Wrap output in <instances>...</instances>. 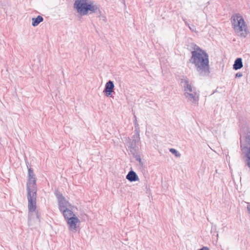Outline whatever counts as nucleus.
Here are the masks:
<instances>
[{"mask_svg":"<svg viewBox=\"0 0 250 250\" xmlns=\"http://www.w3.org/2000/svg\"><path fill=\"white\" fill-rule=\"evenodd\" d=\"M73 7L81 16L100 12L99 6L91 0H76Z\"/></svg>","mask_w":250,"mask_h":250,"instance_id":"obj_4","label":"nucleus"},{"mask_svg":"<svg viewBox=\"0 0 250 250\" xmlns=\"http://www.w3.org/2000/svg\"><path fill=\"white\" fill-rule=\"evenodd\" d=\"M126 179L130 182H135L139 180L138 175L133 170H131L128 173L126 176Z\"/></svg>","mask_w":250,"mask_h":250,"instance_id":"obj_11","label":"nucleus"},{"mask_svg":"<svg viewBox=\"0 0 250 250\" xmlns=\"http://www.w3.org/2000/svg\"><path fill=\"white\" fill-rule=\"evenodd\" d=\"M188 26L190 30H191L192 31H195L196 28L194 25H190L189 24H188Z\"/></svg>","mask_w":250,"mask_h":250,"instance_id":"obj_16","label":"nucleus"},{"mask_svg":"<svg viewBox=\"0 0 250 250\" xmlns=\"http://www.w3.org/2000/svg\"><path fill=\"white\" fill-rule=\"evenodd\" d=\"M134 118H135L134 125H135V129L136 128H138V124L137 123L136 117L135 116Z\"/></svg>","mask_w":250,"mask_h":250,"instance_id":"obj_17","label":"nucleus"},{"mask_svg":"<svg viewBox=\"0 0 250 250\" xmlns=\"http://www.w3.org/2000/svg\"><path fill=\"white\" fill-rule=\"evenodd\" d=\"M198 250H209L208 248L207 247H204L202 249Z\"/></svg>","mask_w":250,"mask_h":250,"instance_id":"obj_19","label":"nucleus"},{"mask_svg":"<svg viewBox=\"0 0 250 250\" xmlns=\"http://www.w3.org/2000/svg\"><path fill=\"white\" fill-rule=\"evenodd\" d=\"M243 67V63L242 59L240 58H237L233 65V68L235 70L241 69Z\"/></svg>","mask_w":250,"mask_h":250,"instance_id":"obj_12","label":"nucleus"},{"mask_svg":"<svg viewBox=\"0 0 250 250\" xmlns=\"http://www.w3.org/2000/svg\"><path fill=\"white\" fill-rule=\"evenodd\" d=\"M28 181L27 182V199L28 208V224H32V221L39 222V215L36 211L37 186L36 178L33 170L28 168Z\"/></svg>","mask_w":250,"mask_h":250,"instance_id":"obj_1","label":"nucleus"},{"mask_svg":"<svg viewBox=\"0 0 250 250\" xmlns=\"http://www.w3.org/2000/svg\"><path fill=\"white\" fill-rule=\"evenodd\" d=\"M169 151L171 153L174 154L175 156L177 157H180L181 156V154L179 152H178L174 148H170L169 149Z\"/></svg>","mask_w":250,"mask_h":250,"instance_id":"obj_15","label":"nucleus"},{"mask_svg":"<svg viewBox=\"0 0 250 250\" xmlns=\"http://www.w3.org/2000/svg\"><path fill=\"white\" fill-rule=\"evenodd\" d=\"M139 128H136L134 131V135L132 136V141L131 142V147H135L138 145L140 138V132Z\"/></svg>","mask_w":250,"mask_h":250,"instance_id":"obj_10","label":"nucleus"},{"mask_svg":"<svg viewBox=\"0 0 250 250\" xmlns=\"http://www.w3.org/2000/svg\"><path fill=\"white\" fill-rule=\"evenodd\" d=\"M246 157V165L250 168V151L249 152L243 153Z\"/></svg>","mask_w":250,"mask_h":250,"instance_id":"obj_14","label":"nucleus"},{"mask_svg":"<svg viewBox=\"0 0 250 250\" xmlns=\"http://www.w3.org/2000/svg\"><path fill=\"white\" fill-rule=\"evenodd\" d=\"M189 59L191 63L195 66L197 71L201 76H207L209 73L208 54L196 45H194Z\"/></svg>","mask_w":250,"mask_h":250,"instance_id":"obj_2","label":"nucleus"},{"mask_svg":"<svg viewBox=\"0 0 250 250\" xmlns=\"http://www.w3.org/2000/svg\"><path fill=\"white\" fill-rule=\"evenodd\" d=\"M240 147L243 153L250 151V132L246 129V132L241 133Z\"/></svg>","mask_w":250,"mask_h":250,"instance_id":"obj_8","label":"nucleus"},{"mask_svg":"<svg viewBox=\"0 0 250 250\" xmlns=\"http://www.w3.org/2000/svg\"><path fill=\"white\" fill-rule=\"evenodd\" d=\"M180 84L184 97L187 103L194 106L197 105L199 94L189 80L187 77L183 76L180 79Z\"/></svg>","mask_w":250,"mask_h":250,"instance_id":"obj_3","label":"nucleus"},{"mask_svg":"<svg viewBox=\"0 0 250 250\" xmlns=\"http://www.w3.org/2000/svg\"><path fill=\"white\" fill-rule=\"evenodd\" d=\"M232 27L236 35L241 38H245L249 34L248 25L243 17L235 14L231 17Z\"/></svg>","mask_w":250,"mask_h":250,"instance_id":"obj_5","label":"nucleus"},{"mask_svg":"<svg viewBox=\"0 0 250 250\" xmlns=\"http://www.w3.org/2000/svg\"><path fill=\"white\" fill-rule=\"evenodd\" d=\"M114 85L113 82L111 81L107 82L105 85V88L104 92L105 93V95L107 97H110L113 91Z\"/></svg>","mask_w":250,"mask_h":250,"instance_id":"obj_9","label":"nucleus"},{"mask_svg":"<svg viewBox=\"0 0 250 250\" xmlns=\"http://www.w3.org/2000/svg\"><path fill=\"white\" fill-rule=\"evenodd\" d=\"M55 195L57 199L59 210L62 216L77 209V207L69 203L59 192L56 191Z\"/></svg>","mask_w":250,"mask_h":250,"instance_id":"obj_6","label":"nucleus"},{"mask_svg":"<svg viewBox=\"0 0 250 250\" xmlns=\"http://www.w3.org/2000/svg\"><path fill=\"white\" fill-rule=\"evenodd\" d=\"M242 74L241 73H237L235 75V77H238V78H240L241 77H242Z\"/></svg>","mask_w":250,"mask_h":250,"instance_id":"obj_18","label":"nucleus"},{"mask_svg":"<svg viewBox=\"0 0 250 250\" xmlns=\"http://www.w3.org/2000/svg\"><path fill=\"white\" fill-rule=\"evenodd\" d=\"M43 20V18L41 16H38L37 18H33L32 19V25L34 27L38 26L40 23Z\"/></svg>","mask_w":250,"mask_h":250,"instance_id":"obj_13","label":"nucleus"},{"mask_svg":"<svg viewBox=\"0 0 250 250\" xmlns=\"http://www.w3.org/2000/svg\"><path fill=\"white\" fill-rule=\"evenodd\" d=\"M64 219L70 231L76 232L79 227L80 220L77 216L75 211L63 215Z\"/></svg>","mask_w":250,"mask_h":250,"instance_id":"obj_7","label":"nucleus"}]
</instances>
